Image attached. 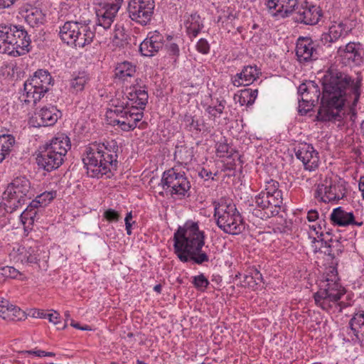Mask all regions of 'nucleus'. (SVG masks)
Instances as JSON below:
<instances>
[{
    "mask_svg": "<svg viewBox=\"0 0 364 364\" xmlns=\"http://www.w3.org/2000/svg\"><path fill=\"white\" fill-rule=\"evenodd\" d=\"M31 183L25 176H17L7 186L3 198L14 208L21 206L27 198H30Z\"/></svg>",
    "mask_w": 364,
    "mask_h": 364,
    "instance_id": "obj_12",
    "label": "nucleus"
},
{
    "mask_svg": "<svg viewBox=\"0 0 364 364\" xmlns=\"http://www.w3.org/2000/svg\"><path fill=\"white\" fill-rule=\"evenodd\" d=\"M306 218L309 222H315L318 218V211L313 209L309 210Z\"/></svg>",
    "mask_w": 364,
    "mask_h": 364,
    "instance_id": "obj_54",
    "label": "nucleus"
},
{
    "mask_svg": "<svg viewBox=\"0 0 364 364\" xmlns=\"http://www.w3.org/2000/svg\"><path fill=\"white\" fill-rule=\"evenodd\" d=\"M184 26L188 37L194 38L204 27L203 21L197 13L191 14L186 16L184 21Z\"/></svg>",
    "mask_w": 364,
    "mask_h": 364,
    "instance_id": "obj_30",
    "label": "nucleus"
},
{
    "mask_svg": "<svg viewBox=\"0 0 364 364\" xmlns=\"http://www.w3.org/2000/svg\"><path fill=\"white\" fill-rule=\"evenodd\" d=\"M24 18L26 22L31 27H36L43 23L45 15L41 9L30 7L25 11Z\"/></svg>",
    "mask_w": 364,
    "mask_h": 364,
    "instance_id": "obj_36",
    "label": "nucleus"
},
{
    "mask_svg": "<svg viewBox=\"0 0 364 364\" xmlns=\"http://www.w3.org/2000/svg\"><path fill=\"white\" fill-rule=\"evenodd\" d=\"M70 149L69 137L64 134H59L40 147L36 156V163L39 167L47 171L55 170L62 165Z\"/></svg>",
    "mask_w": 364,
    "mask_h": 364,
    "instance_id": "obj_6",
    "label": "nucleus"
},
{
    "mask_svg": "<svg viewBox=\"0 0 364 364\" xmlns=\"http://www.w3.org/2000/svg\"><path fill=\"white\" fill-rule=\"evenodd\" d=\"M16 0H0V10L11 7Z\"/></svg>",
    "mask_w": 364,
    "mask_h": 364,
    "instance_id": "obj_55",
    "label": "nucleus"
},
{
    "mask_svg": "<svg viewBox=\"0 0 364 364\" xmlns=\"http://www.w3.org/2000/svg\"><path fill=\"white\" fill-rule=\"evenodd\" d=\"M330 218L333 223L341 227L348 225L361 227L364 225V218L362 214L360 215L358 210L355 213L348 212L343 207L334 208L331 213Z\"/></svg>",
    "mask_w": 364,
    "mask_h": 364,
    "instance_id": "obj_15",
    "label": "nucleus"
},
{
    "mask_svg": "<svg viewBox=\"0 0 364 364\" xmlns=\"http://www.w3.org/2000/svg\"><path fill=\"white\" fill-rule=\"evenodd\" d=\"M298 0H267L266 6L269 14L277 18H285L295 11Z\"/></svg>",
    "mask_w": 364,
    "mask_h": 364,
    "instance_id": "obj_20",
    "label": "nucleus"
},
{
    "mask_svg": "<svg viewBox=\"0 0 364 364\" xmlns=\"http://www.w3.org/2000/svg\"><path fill=\"white\" fill-rule=\"evenodd\" d=\"M309 238L312 239V242H321L323 245V239L321 238L322 236V233L321 232V228L320 225H309Z\"/></svg>",
    "mask_w": 364,
    "mask_h": 364,
    "instance_id": "obj_44",
    "label": "nucleus"
},
{
    "mask_svg": "<svg viewBox=\"0 0 364 364\" xmlns=\"http://www.w3.org/2000/svg\"><path fill=\"white\" fill-rule=\"evenodd\" d=\"M226 102L224 100H217L216 103H212L205 108V112L210 120L215 119L220 117L225 108Z\"/></svg>",
    "mask_w": 364,
    "mask_h": 364,
    "instance_id": "obj_39",
    "label": "nucleus"
},
{
    "mask_svg": "<svg viewBox=\"0 0 364 364\" xmlns=\"http://www.w3.org/2000/svg\"><path fill=\"white\" fill-rule=\"evenodd\" d=\"M70 326H72L73 327L77 328V329H80V330H82V331H87V330H90V327L88 326H80V325L78 323H76L75 322L74 320L73 319H70Z\"/></svg>",
    "mask_w": 364,
    "mask_h": 364,
    "instance_id": "obj_58",
    "label": "nucleus"
},
{
    "mask_svg": "<svg viewBox=\"0 0 364 364\" xmlns=\"http://www.w3.org/2000/svg\"><path fill=\"white\" fill-rule=\"evenodd\" d=\"M296 55L301 63L311 62L317 59L316 45L311 38L300 37L296 45Z\"/></svg>",
    "mask_w": 364,
    "mask_h": 364,
    "instance_id": "obj_19",
    "label": "nucleus"
},
{
    "mask_svg": "<svg viewBox=\"0 0 364 364\" xmlns=\"http://www.w3.org/2000/svg\"><path fill=\"white\" fill-rule=\"evenodd\" d=\"M61 112L55 106H46L30 119L29 124L34 127L54 125L60 117Z\"/></svg>",
    "mask_w": 364,
    "mask_h": 364,
    "instance_id": "obj_16",
    "label": "nucleus"
},
{
    "mask_svg": "<svg viewBox=\"0 0 364 364\" xmlns=\"http://www.w3.org/2000/svg\"><path fill=\"white\" fill-rule=\"evenodd\" d=\"M194 156L193 147L186 144L177 145L174 151V160L181 165H188Z\"/></svg>",
    "mask_w": 364,
    "mask_h": 364,
    "instance_id": "obj_35",
    "label": "nucleus"
},
{
    "mask_svg": "<svg viewBox=\"0 0 364 364\" xmlns=\"http://www.w3.org/2000/svg\"><path fill=\"white\" fill-rule=\"evenodd\" d=\"M36 246L17 245L9 254L11 259L16 263L35 264L38 261Z\"/></svg>",
    "mask_w": 364,
    "mask_h": 364,
    "instance_id": "obj_21",
    "label": "nucleus"
},
{
    "mask_svg": "<svg viewBox=\"0 0 364 364\" xmlns=\"http://www.w3.org/2000/svg\"><path fill=\"white\" fill-rule=\"evenodd\" d=\"M336 57L345 65H359L361 62L359 47L354 43H349L344 47H340Z\"/></svg>",
    "mask_w": 364,
    "mask_h": 364,
    "instance_id": "obj_24",
    "label": "nucleus"
},
{
    "mask_svg": "<svg viewBox=\"0 0 364 364\" xmlns=\"http://www.w3.org/2000/svg\"><path fill=\"white\" fill-rule=\"evenodd\" d=\"M193 284L196 289H205L209 285L208 279L204 276L203 274H200L193 278Z\"/></svg>",
    "mask_w": 364,
    "mask_h": 364,
    "instance_id": "obj_46",
    "label": "nucleus"
},
{
    "mask_svg": "<svg viewBox=\"0 0 364 364\" xmlns=\"http://www.w3.org/2000/svg\"><path fill=\"white\" fill-rule=\"evenodd\" d=\"M125 226H126L127 234L128 235H132V223H126Z\"/></svg>",
    "mask_w": 364,
    "mask_h": 364,
    "instance_id": "obj_61",
    "label": "nucleus"
},
{
    "mask_svg": "<svg viewBox=\"0 0 364 364\" xmlns=\"http://www.w3.org/2000/svg\"><path fill=\"white\" fill-rule=\"evenodd\" d=\"M56 197V191H45L36 196L31 203V207L38 208L39 206H46Z\"/></svg>",
    "mask_w": 364,
    "mask_h": 364,
    "instance_id": "obj_40",
    "label": "nucleus"
},
{
    "mask_svg": "<svg viewBox=\"0 0 364 364\" xmlns=\"http://www.w3.org/2000/svg\"><path fill=\"white\" fill-rule=\"evenodd\" d=\"M52 85V76L48 71H36L23 84V90L18 97L21 106L28 109L36 105L48 92Z\"/></svg>",
    "mask_w": 364,
    "mask_h": 364,
    "instance_id": "obj_8",
    "label": "nucleus"
},
{
    "mask_svg": "<svg viewBox=\"0 0 364 364\" xmlns=\"http://www.w3.org/2000/svg\"><path fill=\"white\" fill-rule=\"evenodd\" d=\"M323 244H324V247L326 248V250L324 251L325 254H327L332 257L338 256L343 250V246L336 240L331 239L329 242H324Z\"/></svg>",
    "mask_w": 364,
    "mask_h": 364,
    "instance_id": "obj_41",
    "label": "nucleus"
},
{
    "mask_svg": "<svg viewBox=\"0 0 364 364\" xmlns=\"http://www.w3.org/2000/svg\"><path fill=\"white\" fill-rule=\"evenodd\" d=\"M154 9V0H130L128 6L129 17L141 25L150 22Z\"/></svg>",
    "mask_w": 364,
    "mask_h": 364,
    "instance_id": "obj_13",
    "label": "nucleus"
},
{
    "mask_svg": "<svg viewBox=\"0 0 364 364\" xmlns=\"http://www.w3.org/2000/svg\"><path fill=\"white\" fill-rule=\"evenodd\" d=\"M258 95V90L257 89H245L240 90L239 94L235 95L234 99L236 102H239L241 106L252 105Z\"/></svg>",
    "mask_w": 364,
    "mask_h": 364,
    "instance_id": "obj_38",
    "label": "nucleus"
},
{
    "mask_svg": "<svg viewBox=\"0 0 364 364\" xmlns=\"http://www.w3.org/2000/svg\"><path fill=\"white\" fill-rule=\"evenodd\" d=\"M229 146L226 143H218L216 146V152L219 157H225L228 153Z\"/></svg>",
    "mask_w": 364,
    "mask_h": 364,
    "instance_id": "obj_50",
    "label": "nucleus"
},
{
    "mask_svg": "<svg viewBox=\"0 0 364 364\" xmlns=\"http://www.w3.org/2000/svg\"><path fill=\"white\" fill-rule=\"evenodd\" d=\"M164 43V36L157 31H151L140 44L139 50L144 56H152L162 48Z\"/></svg>",
    "mask_w": 364,
    "mask_h": 364,
    "instance_id": "obj_22",
    "label": "nucleus"
},
{
    "mask_svg": "<svg viewBox=\"0 0 364 364\" xmlns=\"http://www.w3.org/2000/svg\"><path fill=\"white\" fill-rule=\"evenodd\" d=\"M255 208L252 213L262 220L269 218L277 215L281 207H274L272 200L262 191L255 197Z\"/></svg>",
    "mask_w": 364,
    "mask_h": 364,
    "instance_id": "obj_18",
    "label": "nucleus"
},
{
    "mask_svg": "<svg viewBox=\"0 0 364 364\" xmlns=\"http://www.w3.org/2000/svg\"><path fill=\"white\" fill-rule=\"evenodd\" d=\"M124 31L120 28H115L113 33L110 36V41L113 46L118 47L122 44L124 40Z\"/></svg>",
    "mask_w": 364,
    "mask_h": 364,
    "instance_id": "obj_45",
    "label": "nucleus"
},
{
    "mask_svg": "<svg viewBox=\"0 0 364 364\" xmlns=\"http://www.w3.org/2000/svg\"><path fill=\"white\" fill-rule=\"evenodd\" d=\"M136 73V67L132 63L124 61L117 63L114 69V77L124 82L132 77Z\"/></svg>",
    "mask_w": 364,
    "mask_h": 364,
    "instance_id": "obj_34",
    "label": "nucleus"
},
{
    "mask_svg": "<svg viewBox=\"0 0 364 364\" xmlns=\"http://www.w3.org/2000/svg\"><path fill=\"white\" fill-rule=\"evenodd\" d=\"M31 39L21 26L0 25V53L14 57L30 51Z\"/></svg>",
    "mask_w": 364,
    "mask_h": 364,
    "instance_id": "obj_7",
    "label": "nucleus"
},
{
    "mask_svg": "<svg viewBox=\"0 0 364 364\" xmlns=\"http://www.w3.org/2000/svg\"><path fill=\"white\" fill-rule=\"evenodd\" d=\"M338 280L337 271L333 268L331 274L321 281L319 289L314 295L316 305L329 314H339L351 305L350 301L342 300L346 290Z\"/></svg>",
    "mask_w": 364,
    "mask_h": 364,
    "instance_id": "obj_5",
    "label": "nucleus"
},
{
    "mask_svg": "<svg viewBox=\"0 0 364 364\" xmlns=\"http://www.w3.org/2000/svg\"><path fill=\"white\" fill-rule=\"evenodd\" d=\"M23 354H28V355H33L37 357H54L55 356V353L53 352H47L45 350H42L38 348H34L33 350H26L23 352Z\"/></svg>",
    "mask_w": 364,
    "mask_h": 364,
    "instance_id": "obj_49",
    "label": "nucleus"
},
{
    "mask_svg": "<svg viewBox=\"0 0 364 364\" xmlns=\"http://www.w3.org/2000/svg\"><path fill=\"white\" fill-rule=\"evenodd\" d=\"M148 97L144 87L138 85L129 87L124 95L111 100L105 114L107 122L117 125L125 132L134 129L142 119L141 110L144 109Z\"/></svg>",
    "mask_w": 364,
    "mask_h": 364,
    "instance_id": "obj_2",
    "label": "nucleus"
},
{
    "mask_svg": "<svg viewBox=\"0 0 364 364\" xmlns=\"http://www.w3.org/2000/svg\"><path fill=\"white\" fill-rule=\"evenodd\" d=\"M347 32L348 28L346 24L335 21L329 27L328 32L322 34L321 40L323 44H330L346 35Z\"/></svg>",
    "mask_w": 364,
    "mask_h": 364,
    "instance_id": "obj_29",
    "label": "nucleus"
},
{
    "mask_svg": "<svg viewBox=\"0 0 364 364\" xmlns=\"http://www.w3.org/2000/svg\"><path fill=\"white\" fill-rule=\"evenodd\" d=\"M261 74L260 69L256 65H248L232 77V82L235 87L247 86L253 83Z\"/></svg>",
    "mask_w": 364,
    "mask_h": 364,
    "instance_id": "obj_25",
    "label": "nucleus"
},
{
    "mask_svg": "<svg viewBox=\"0 0 364 364\" xmlns=\"http://www.w3.org/2000/svg\"><path fill=\"white\" fill-rule=\"evenodd\" d=\"M119 147L114 140L94 142L85 149L82 161L87 173L92 178H110L117 168Z\"/></svg>",
    "mask_w": 364,
    "mask_h": 364,
    "instance_id": "obj_4",
    "label": "nucleus"
},
{
    "mask_svg": "<svg viewBox=\"0 0 364 364\" xmlns=\"http://www.w3.org/2000/svg\"><path fill=\"white\" fill-rule=\"evenodd\" d=\"M196 48L198 52L203 55L208 54L210 49L208 41L205 38L199 39L196 45Z\"/></svg>",
    "mask_w": 364,
    "mask_h": 364,
    "instance_id": "obj_48",
    "label": "nucleus"
},
{
    "mask_svg": "<svg viewBox=\"0 0 364 364\" xmlns=\"http://www.w3.org/2000/svg\"><path fill=\"white\" fill-rule=\"evenodd\" d=\"M296 15L297 21L307 25H315L321 18L322 11L319 6L306 3L299 8Z\"/></svg>",
    "mask_w": 364,
    "mask_h": 364,
    "instance_id": "obj_23",
    "label": "nucleus"
},
{
    "mask_svg": "<svg viewBox=\"0 0 364 364\" xmlns=\"http://www.w3.org/2000/svg\"><path fill=\"white\" fill-rule=\"evenodd\" d=\"M199 176L202 178H204L205 180H208L209 178H212L213 179V173L211 171L205 169V168H203L200 173H199Z\"/></svg>",
    "mask_w": 364,
    "mask_h": 364,
    "instance_id": "obj_56",
    "label": "nucleus"
},
{
    "mask_svg": "<svg viewBox=\"0 0 364 364\" xmlns=\"http://www.w3.org/2000/svg\"><path fill=\"white\" fill-rule=\"evenodd\" d=\"M360 80H354L331 68L322 78L323 95L317 118L323 122H340L346 105H356L360 95Z\"/></svg>",
    "mask_w": 364,
    "mask_h": 364,
    "instance_id": "obj_1",
    "label": "nucleus"
},
{
    "mask_svg": "<svg viewBox=\"0 0 364 364\" xmlns=\"http://www.w3.org/2000/svg\"><path fill=\"white\" fill-rule=\"evenodd\" d=\"M80 22L67 21L60 28V37L68 45L73 46L74 40L77 34Z\"/></svg>",
    "mask_w": 364,
    "mask_h": 364,
    "instance_id": "obj_32",
    "label": "nucleus"
},
{
    "mask_svg": "<svg viewBox=\"0 0 364 364\" xmlns=\"http://www.w3.org/2000/svg\"><path fill=\"white\" fill-rule=\"evenodd\" d=\"M161 289H162V287H161V284H157V285L154 286V290L159 294H160L161 292Z\"/></svg>",
    "mask_w": 364,
    "mask_h": 364,
    "instance_id": "obj_63",
    "label": "nucleus"
},
{
    "mask_svg": "<svg viewBox=\"0 0 364 364\" xmlns=\"http://www.w3.org/2000/svg\"><path fill=\"white\" fill-rule=\"evenodd\" d=\"M253 279V277L252 276H250V275H245L244 277V281L243 282L245 283V284H243V286H250V282Z\"/></svg>",
    "mask_w": 364,
    "mask_h": 364,
    "instance_id": "obj_60",
    "label": "nucleus"
},
{
    "mask_svg": "<svg viewBox=\"0 0 364 364\" xmlns=\"http://www.w3.org/2000/svg\"><path fill=\"white\" fill-rule=\"evenodd\" d=\"M311 85H314L312 82H309V84L302 83L299 85L298 88V92L300 96V98L304 95V94L307 93L309 91L311 90Z\"/></svg>",
    "mask_w": 364,
    "mask_h": 364,
    "instance_id": "obj_52",
    "label": "nucleus"
},
{
    "mask_svg": "<svg viewBox=\"0 0 364 364\" xmlns=\"http://www.w3.org/2000/svg\"><path fill=\"white\" fill-rule=\"evenodd\" d=\"M132 212H129L127 213V215L125 217V219H124V221H125V223H131V220H132Z\"/></svg>",
    "mask_w": 364,
    "mask_h": 364,
    "instance_id": "obj_62",
    "label": "nucleus"
},
{
    "mask_svg": "<svg viewBox=\"0 0 364 364\" xmlns=\"http://www.w3.org/2000/svg\"><path fill=\"white\" fill-rule=\"evenodd\" d=\"M87 80L88 77L85 73H79L78 75L71 80L70 86L76 92L82 91Z\"/></svg>",
    "mask_w": 364,
    "mask_h": 364,
    "instance_id": "obj_42",
    "label": "nucleus"
},
{
    "mask_svg": "<svg viewBox=\"0 0 364 364\" xmlns=\"http://www.w3.org/2000/svg\"><path fill=\"white\" fill-rule=\"evenodd\" d=\"M1 274L5 277L16 279L20 275L18 269L13 267L6 266L1 269Z\"/></svg>",
    "mask_w": 364,
    "mask_h": 364,
    "instance_id": "obj_47",
    "label": "nucleus"
},
{
    "mask_svg": "<svg viewBox=\"0 0 364 364\" xmlns=\"http://www.w3.org/2000/svg\"><path fill=\"white\" fill-rule=\"evenodd\" d=\"M346 186L347 183L338 176H326L317 184L315 198L326 203H336L346 196Z\"/></svg>",
    "mask_w": 364,
    "mask_h": 364,
    "instance_id": "obj_10",
    "label": "nucleus"
},
{
    "mask_svg": "<svg viewBox=\"0 0 364 364\" xmlns=\"http://www.w3.org/2000/svg\"><path fill=\"white\" fill-rule=\"evenodd\" d=\"M206 235L198 222L186 221L173 235L175 253L182 262L193 261L202 264L210 261V255L203 248Z\"/></svg>",
    "mask_w": 364,
    "mask_h": 364,
    "instance_id": "obj_3",
    "label": "nucleus"
},
{
    "mask_svg": "<svg viewBox=\"0 0 364 364\" xmlns=\"http://www.w3.org/2000/svg\"><path fill=\"white\" fill-rule=\"evenodd\" d=\"M47 315H48V313H45V312H40L38 311V314H37V316L40 317V318H47Z\"/></svg>",
    "mask_w": 364,
    "mask_h": 364,
    "instance_id": "obj_64",
    "label": "nucleus"
},
{
    "mask_svg": "<svg viewBox=\"0 0 364 364\" xmlns=\"http://www.w3.org/2000/svg\"><path fill=\"white\" fill-rule=\"evenodd\" d=\"M104 215L109 221H117L119 218V213L113 209H108L106 210Z\"/></svg>",
    "mask_w": 364,
    "mask_h": 364,
    "instance_id": "obj_51",
    "label": "nucleus"
},
{
    "mask_svg": "<svg viewBox=\"0 0 364 364\" xmlns=\"http://www.w3.org/2000/svg\"><path fill=\"white\" fill-rule=\"evenodd\" d=\"M36 208H31V205L21 213V220L22 223L26 225H32L33 223L34 218L36 215Z\"/></svg>",
    "mask_w": 364,
    "mask_h": 364,
    "instance_id": "obj_43",
    "label": "nucleus"
},
{
    "mask_svg": "<svg viewBox=\"0 0 364 364\" xmlns=\"http://www.w3.org/2000/svg\"><path fill=\"white\" fill-rule=\"evenodd\" d=\"M46 318H48L50 322H52L54 324H58L60 323V314L54 311L52 313H48Z\"/></svg>",
    "mask_w": 364,
    "mask_h": 364,
    "instance_id": "obj_53",
    "label": "nucleus"
},
{
    "mask_svg": "<svg viewBox=\"0 0 364 364\" xmlns=\"http://www.w3.org/2000/svg\"><path fill=\"white\" fill-rule=\"evenodd\" d=\"M262 192L272 200L274 207H281L283 201L282 191L279 189V183L273 179L265 182Z\"/></svg>",
    "mask_w": 364,
    "mask_h": 364,
    "instance_id": "obj_33",
    "label": "nucleus"
},
{
    "mask_svg": "<svg viewBox=\"0 0 364 364\" xmlns=\"http://www.w3.org/2000/svg\"><path fill=\"white\" fill-rule=\"evenodd\" d=\"M78 31L74 40L73 46L75 48H83L92 42L95 32L89 24L80 23Z\"/></svg>",
    "mask_w": 364,
    "mask_h": 364,
    "instance_id": "obj_31",
    "label": "nucleus"
},
{
    "mask_svg": "<svg viewBox=\"0 0 364 364\" xmlns=\"http://www.w3.org/2000/svg\"><path fill=\"white\" fill-rule=\"evenodd\" d=\"M296 158L300 160L306 170L315 171L318 168L320 157L318 152L309 144H301L296 149Z\"/></svg>",
    "mask_w": 364,
    "mask_h": 364,
    "instance_id": "obj_17",
    "label": "nucleus"
},
{
    "mask_svg": "<svg viewBox=\"0 0 364 364\" xmlns=\"http://www.w3.org/2000/svg\"><path fill=\"white\" fill-rule=\"evenodd\" d=\"M213 205L216 224L221 230L230 235H238L242 232L245 223L234 203L221 198Z\"/></svg>",
    "mask_w": 364,
    "mask_h": 364,
    "instance_id": "obj_9",
    "label": "nucleus"
},
{
    "mask_svg": "<svg viewBox=\"0 0 364 364\" xmlns=\"http://www.w3.org/2000/svg\"><path fill=\"white\" fill-rule=\"evenodd\" d=\"M349 325L356 340L364 348V310L354 313Z\"/></svg>",
    "mask_w": 364,
    "mask_h": 364,
    "instance_id": "obj_28",
    "label": "nucleus"
},
{
    "mask_svg": "<svg viewBox=\"0 0 364 364\" xmlns=\"http://www.w3.org/2000/svg\"><path fill=\"white\" fill-rule=\"evenodd\" d=\"M123 0H105L96 10L97 24L105 30L110 28Z\"/></svg>",
    "mask_w": 364,
    "mask_h": 364,
    "instance_id": "obj_14",
    "label": "nucleus"
},
{
    "mask_svg": "<svg viewBox=\"0 0 364 364\" xmlns=\"http://www.w3.org/2000/svg\"><path fill=\"white\" fill-rule=\"evenodd\" d=\"M161 184L163 189L171 195L182 197L191 188V183L184 171L174 166L164 172Z\"/></svg>",
    "mask_w": 364,
    "mask_h": 364,
    "instance_id": "obj_11",
    "label": "nucleus"
},
{
    "mask_svg": "<svg viewBox=\"0 0 364 364\" xmlns=\"http://www.w3.org/2000/svg\"><path fill=\"white\" fill-rule=\"evenodd\" d=\"M0 317L4 320L17 321L25 319L26 316L19 307L3 299L0 301Z\"/></svg>",
    "mask_w": 364,
    "mask_h": 364,
    "instance_id": "obj_26",
    "label": "nucleus"
},
{
    "mask_svg": "<svg viewBox=\"0 0 364 364\" xmlns=\"http://www.w3.org/2000/svg\"><path fill=\"white\" fill-rule=\"evenodd\" d=\"M358 186L359 190L362 192L363 198L364 200V176L360 178Z\"/></svg>",
    "mask_w": 364,
    "mask_h": 364,
    "instance_id": "obj_59",
    "label": "nucleus"
},
{
    "mask_svg": "<svg viewBox=\"0 0 364 364\" xmlns=\"http://www.w3.org/2000/svg\"><path fill=\"white\" fill-rule=\"evenodd\" d=\"M15 138L11 134L0 135V163L11 153L14 144Z\"/></svg>",
    "mask_w": 364,
    "mask_h": 364,
    "instance_id": "obj_37",
    "label": "nucleus"
},
{
    "mask_svg": "<svg viewBox=\"0 0 364 364\" xmlns=\"http://www.w3.org/2000/svg\"><path fill=\"white\" fill-rule=\"evenodd\" d=\"M320 97V90L318 86L311 85V90L299 98V112L301 114H306L318 102Z\"/></svg>",
    "mask_w": 364,
    "mask_h": 364,
    "instance_id": "obj_27",
    "label": "nucleus"
},
{
    "mask_svg": "<svg viewBox=\"0 0 364 364\" xmlns=\"http://www.w3.org/2000/svg\"><path fill=\"white\" fill-rule=\"evenodd\" d=\"M168 52L174 55H177L179 53V48L177 44L176 43H170L168 47Z\"/></svg>",
    "mask_w": 364,
    "mask_h": 364,
    "instance_id": "obj_57",
    "label": "nucleus"
}]
</instances>
